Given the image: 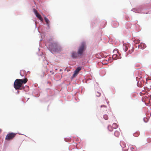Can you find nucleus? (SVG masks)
<instances>
[{"instance_id": "7", "label": "nucleus", "mask_w": 151, "mask_h": 151, "mask_svg": "<svg viewBox=\"0 0 151 151\" xmlns=\"http://www.w3.org/2000/svg\"><path fill=\"white\" fill-rule=\"evenodd\" d=\"M146 47L145 44L141 42L140 43L139 45H138V48H140L141 49H143Z\"/></svg>"}, {"instance_id": "15", "label": "nucleus", "mask_w": 151, "mask_h": 151, "mask_svg": "<svg viewBox=\"0 0 151 151\" xmlns=\"http://www.w3.org/2000/svg\"><path fill=\"white\" fill-rule=\"evenodd\" d=\"M116 57H117L116 55L114 54L112 56V58L114 60H116L117 59V58H116Z\"/></svg>"}, {"instance_id": "14", "label": "nucleus", "mask_w": 151, "mask_h": 151, "mask_svg": "<svg viewBox=\"0 0 151 151\" xmlns=\"http://www.w3.org/2000/svg\"><path fill=\"white\" fill-rule=\"evenodd\" d=\"M134 42L136 44L139 43L140 42V40L138 39H135L134 40Z\"/></svg>"}, {"instance_id": "16", "label": "nucleus", "mask_w": 151, "mask_h": 151, "mask_svg": "<svg viewBox=\"0 0 151 151\" xmlns=\"http://www.w3.org/2000/svg\"><path fill=\"white\" fill-rule=\"evenodd\" d=\"M103 117L104 118V119H105V120H107L108 118V116H107V115L106 114L104 115Z\"/></svg>"}, {"instance_id": "19", "label": "nucleus", "mask_w": 151, "mask_h": 151, "mask_svg": "<svg viewBox=\"0 0 151 151\" xmlns=\"http://www.w3.org/2000/svg\"><path fill=\"white\" fill-rule=\"evenodd\" d=\"M101 108H102V107H104V108H106L107 106H105V105H101Z\"/></svg>"}, {"instance_id": "17", "label": "nucleus", "mask_w": 151, "mask_h": 151, "mask_svg": "<svg viewBox=\"0 0 151 151\" xmlns=\"http://www.w3.org/2000/svg\"><path fill=\"white\" fill-rule=\"evenodd\" d=\"M96 96L99 97L100 96L101 93H100L97 92L96 93Z\"/></svg>"}, {"instance_id": "8", "label": "nucleus", "mask_w": 151, "mask_h": 151, "mask_svg": "<svg viewBox=\"0 0 151 151\" xmlns=\"http://www.w3.org/2000/svg\"><path fill=\"white\" fill-rule=\"evenodd\" d=\"M72 56L73 58H76L78 56H79L78 53H77L76 52H73L72 53Z\"/></svg>"}, {"instance_id": "22", "label": "nucleus", "mask_w": 151, "mask_h": 151, "mask_svg": "<svg viewBox=\"0 0 151 151\" xmlns=\"http://www.w3.org/2000/svg\"><path fill=\"white\" fill-rule=\"evenodd\" d=\"M131 148H132V149H133V148L132 147H131Z\"/></svg>"}, {"instance_id": "6", "label": "nucleus", "mask_w": 151, "mask_h": 151, "mask_svg": "<svg viewBox=\"0 0 151 151\" xmlns=\"http://www.w3.org/2000/svg\"><path fill=\"white\" fill-rule=\"evenodd\" d=\"M82 68L81 67H78L74 71V73L73 74V77H75L78 74L79 72L81 69Z\"/></svg>"}, {"instance_id": "20", "label": "nucleus", "mask_w": 151, "mask_h": 151, "mask_svg": "<svg viewBox=\"0 0 151 151\" xmlns=\"http://www.w3.org/2000/svg\"><path fill=\"white\" fill-rule=\"evenodd\" d=\"M142 101H144L145 102V100H144V99H142Z\"/></svg>"}, {"instance_id": "11", "label": "nucleus", "mask_w": 151, "mask_h": 151, "mask_svg": "<svg viewBox=\"0 0 151 151\" xmlns=\"http://www.w3.org/2000/svg\"><path fill=\"white\" fill-rule=\"evenodd\" d=\"M123 49L125 51H126L127 50L128 48L126 45H124L123 46Z\"/></svg>"}, {"instance_id": "13", "label": "nucleus", "mask_w": 151, "mask_h": 151, "mask_svg": "<svg viewBox=\"0 0 151 151\" xmlns=\"http://www.w3.org/2000/svg\"><path fill=\"white\" fill-rule=\"evenodd\" d=\"M108 130L110 131H112L113 130V127L110 125H109L108 126Z\"/></svg>"}, {"instance_id": "12", "label": "nucleus", "mask_w": 151, "mask_h": 151, "mask_svg": "<svg viewBox=\"0 0 151 151\" xmlns=\"http://www.w3.org/2000/svg\"><path fill=\"white\" fill-rule=\"evenodd\" d=\"M112 127L114 129H116L118 127V126L116 123H114L112 125Z\"/></svg>"}, {"instance_id": "5", "label": "nucleus", "mask_w": 151, "mask_h": 151, "mask_svg": "<svg viewBox=\"0 0 151 151\" xmlns=\"http://www.w3.org/2000/svg\"><path fill=\"white\" fill-rule=\"evenodd\" d=\"M34 12L36 17L42 22L43 21V19L41 15L38 13L37 11L35 9H33Z\"/></svg>"}, {"instance_id": "10", "label": "nucleus", "mask_w": 151, "mask_h": 151, "mask_svg": "<svg viewBox=\"0 0 151 151\" xmlns=\"http://www.w3.org/2000/svg\"><path fill=\"white\" fill-rule=\"evenodd\" d=\"M120 133L119 131L116 130L114 132V135L116 137H118L120 135Z\"/></svg>"}, {"instance_id": "9", "label": "nucleus", "mask_w": 151, "mask_h": 151, "mask_svg": "<svg viewBox=\"0 0 151 151\" xmlns=\"http://www.w3.org/2000/svg\"><path fill=\"white\" fill-rule=\"evenodd\" d=\"M44 19L47 26L49 27L50 26V21L46 17H44Z\"/></svg>"}, {"instance_id": "18", "label": "nucleus", "mask_w": 151, "mask_h": 151, "mask_svg": "<svg viewBox=\"0 0 151 151\" xmlns=\"http://www.w3.org/2000/svg\"><path fill=\"white\" fill-rule=\"evenodd\" d=\"M133 51H134V49L133 48H132V49L131 50H129V53H131L133 52Z\"/></svg>"}, {"instance_id": "4", "label": "nucleus", "mask_w": 151, "mask_h": 151, "mask_svg": "<svg viewBox=\"0 0 151 151\" xmlns=\"http://www.w3.org/2000/svg\"><path fill=\"white\" fill-rule=\"evenodd\" d=\"M17 134L16 133H9L6 135L5 139L7 141L12 140L15 137Z\"/></svg>"}, {"instance_id": "2", "label": "nucleus", "mask_w": 151, "mask_h": 151, "mask_svg": "<svg viewBox=\"0 0 151 151\" xmlns=\"http://www.w3.org/2000/svg\"><path fill=\"white\" fill-rule=\"evenodd\" d=\"M86 48V45L85 43L82 42L81 45L78 47L77 53L79 56L83 55L84 52L85 51Z\"/></svg>"}, {"instance_id": "21", "label": "nucleus", "mask_w": 151, "mask_h": 151, "mask_svg": "<svg viewBox=\"0 0 151 151\" xmlns=\"http://www.w3.org/2000/svg\"><path fill=\"white\" fill-rule=\"evenodd\" d=\"M140 95L141 96H142V94H143L142 93L140 92Z\"/></svg>"}, {"instance_id": "1", "label": "nucleus", "mask_w": 151, "mask_h": 151, "mask_svg": "<svg viewBox=\"0 0 151 151\" xmlns=\"http://www.w3.org/2000/svg\"><path fill=\"white\" fill-rule=\"evenodd\" d=\"M28 80L27 78L23 79H16L14 81V88L16 89H22V88L23 87V84L26 83L27 81Z\"/></svg>"}, {"instance_id": "3", "label": "nucleus", "mask_w": 151, "mask_h": 151, "mask_svg": "<svg viewBox=\"0 0 151 151\" xmlns=\"http://www.w3.org/2000/svg\"><path fill=\"white\" fill-rule=\"evenodd\" d=\"M49 47L53 51H58L61 50L60 47L58 46L56 43H54L52 46H50Z\"/></svg>"}]
</instances>
